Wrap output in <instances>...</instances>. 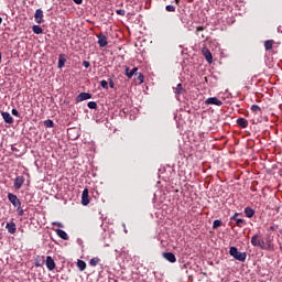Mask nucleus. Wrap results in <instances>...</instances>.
<instances>
[{
  "label": "nucleus",
  "instance_id": "f257e3e1",
  "mask_svg": "<svg viewBox=\"0 0 282 282\" xmlns=\"http://www.w3.org/2000/svg\"><path fill=\"white\" fill-rule=\"evenodd\" d=\"M251 245L253 248H260V250H270V242H265L263 236L259 234L251 237Z\"/></svg>",
  "mask_w": 282,
  "mask_h": 282
},
{
  "label": "nucleus",
  "instance_id": "f03ea898",
  "mask_svg": "<svg viewBox=\"0 0 282 282\" xmlns=\"http://www.w3.org/2000/svg\"><path fill=\"white\" fill-rule=\"evenodd\" d=\"M230 257H234L236 261H246L248 254L246 252H240L237 247H230L229 249Z\"/></svg>",
  "mask_w": 282,
  "mask_h": 282
},
{
  "label": "nucleus",
  "instance_id": "7ed1b4c3",
  "mask_svg": "<svg viewBox=\"0 0 282 282\" xmlns=\"http://www.w3.org/2000/svg\"><path fill=\"white\" fill-rule=\"evenodd\" d=\"M8 199L12 204V206H14V208L21 206V199H19V197L14 194L9 193L8 194Z\"/></svg>",
  "mask_w": 282,
  "mask_h": 282
},
{
  "label": "nucleus",
  "instance_id": "20e7f679",
  "mask_svg": "<svg viewBox=\"0 0 282 282\" xmlns=\"http://www.w3.org/2000/svg\"><path fill=\"white\" fill-rule=\"evenodd\" d=\"M206 105H216V107H221L224 105L223 100H219L217 97H209L205 100Z\"/></svg>",
  "mask_w": 282,
  "mask_h": 282
},
{
  "label": "nucleus",
  "instance_id": "39448f33",
  "mask_svg": "<svg viewBox=\"0 0 282 282\" xmlns=\"http://www.w3.org/2000/svg\"><path fill=\"white\" fill-rule=\"evenodd\" d=\"M23 184H25V177L23 176L15 177L13 183L15 191H21V186H23Z\"/></svg>",
  "mask_w": 282,
  "mask_h": 282
},
{
  "label": "nucleus",
  "instance_id": "423d86ee",
  "mask_svg": "<svg viewBox=\"0 0 282 282\" xmlns=\"http://www.w3.org/2000/svg\"><path fill=\"white\" fill-rule=\"evenodd\" d=\"M34 19H35V23H37L39 25H41V23H44V19H43V11L41 9H36L35 13H34Z\"/></svg>",
  "mask_w": 282,
  "mask_h": 282
},
{
  "label": "nucleus",
  "instance_id": "0eeeda50",
  "mask_svg": "<svg viewBox=\"0 0 282 282\" xmlns=\"http://www.w3.org/2000/svg\"><path fill=\"white\" fill-rule=\"evenodd\" d=\"M83 206H89V189L85 188L82 194Z\"/></svg>",
  "mask_w": 282,
  "mask_h": 282
},
{
  "label": "nucleus",
  "instance_id": "6e6552de",
  "mask_svg": "<svg viewBox=\"0 0 282 282\" xmlns=\"http://www.w3.org/2000/svg\"><path fill=\"white\" fill-rule=\"evenodd\" d=\"M239 213H236L232 217H231V219L234 220V221H236V226H238V228H243V226H246V220H243V219H241V218H237V217H239Z\"/></svg>",
  "mask_w": 282,
  "mask_h": 282
},
{
  "label": "nucleus",
  "instance_id": "1a4fd4ad",
  "mask_svg": "<svg viewBox=\"0 0 282 282\" xmlns=\"http://www.w3.org/2000/svg\"><path fill=\"white\" fill-rule=\"evenodd\" d=\"M1 116L7 124L14 123V118H12V115H10V112L2 111Z\"/></svg>",
  "mask_w": 282,
  "mask_h": 282
},
{
  "label": "nucleus",
  "instance_id": "9d476101",
  "mask_svg": "<svg viewBox=\"0 0 282 282\" xmlns=\"http://www.w3.org/2000/svg\"><path fill=\"white\" fill-rule=\"evenodd\" d=\"M202 54L203 56H205V59L207 61V63H209V65L213 63V53H210V50L204 47L202 50Z\"/></svg>",
  "mask_w": 282,
  "mask_h": 282
},
{
  "label": "nucleus",
  "instance_id": "9b49d317",
  "mask_svg": "<svg viewBox=\"0 0 282 282\" xmlns=\"http://www.w3.org/2000/svg\"><path fill=\"white\" fill-rule=\"evenodd\" d=\"M89 99H91V94H89V93H80L76 97V102H83V101L89 100Z\"/></svg>",
  "mask_w": 282,
  "mask_h": 282
},
{
  "label": "nucleus",
  "instance_id": "f8f14e48",
  "mask_svg": "<svg viewBox=\"0 0 282 282\" xmlns=\"http://www.w3.org/2000/svg\"><path fill=\"white\" fill-rule=\"evenodd\" d=\"M46 268L47 270H50V272H52V270L56 268V262H54V259L52 258V256L46 257Z\"/></svg>",
  "mask_w": 282,
  "mask_h": 282
},
{
  "label": "nucleus",
  "instance_id": "ddd939ff",
  "mask_svg": "<svg viewBox=\"0 0 282 282\" xmlns=\"http://www.w3.org/2000/svg\"><path fill=\"white\" fill-rule=\"evenodd\" d=\"M97 39H98V45H99V47H107V45H108L107 35H105V34H99V35L97 36Z\"/></svg>",
  "mask_w": 282,
  "mask_h": 282
},
{
  "label": "nucleus",
  "instance_id": "4468645a",
  "mask_svg": "<svg viewBox=\"0 0 282 282\" xmlns=\"http://www.w3.org/2000/svg\"><path fill=\"white\" fill-rule=\"evenodd\" d=\"M126 76L127 78H133V76H138V67H133L132 69L126 67Z\"/></svg>",
  "mask_w": 282,
  "mask_h": 282
},
{
  "label": "nucleus",
  "instance_id": "2eb2a0df",
  "mask_svg": "<svg viewBox=\"0 0 282 282\" xmlns=\"http://www.w3.org/2000/svg\"><path fill=\"white\" fill-rule=\"evenodd\" d=\"M56 235L57 237H59V239H64V241H69V236L67 235V232L63 229H56Z\"/></svg>",
  "mask_w": 282,
  "mask_h": 282
},
{
  "label": "nucleus",
  "instance_id": "dca6fc26",
  "mask_svg": "<svg viewBox=\"0 0 282 282\" xmlns=\"http://www.w3.org/2000/svg\"><path fill=\"white\" fill-rule=\"evenodd\" d=\"M163 257L169 261L170 263H175L177 261V258H175V254L173 252H164Z\"/></svg>",
  "mask_w": 282,
  "mask_h": 282
},
{
  "label": "nucleus",
  "instance_id": "f3484780",
  "mask_svg": "<svg viewBox=\"0 0 282 282\" xmlns=\"http://www.w3.org/2000/svg\"><path fill=\"white\" fill-rule=\"evenodd\" d=\"M6 228L10 235H14V232H17V224L14 223H7Z\"/></svg>",
  "mask_w": 282,
  "mask_h": 282
},
{
  "label": "nucleus",
  "instance_id": "a211bd4d",
  "mask_svg": "<svg viewBox=\"0 0 282 282\" xmlns=\"http://www.w3.org/2000/svg\"><path fill=\"white\" fill-rule=\"evenodd\" d=\"M237 124L241 127V129H248V121L245 118H238Z\"/></svg>",
  "mask_w": 282,
  "mask_h": 282
},
{
  "label": "nucleus",
  "instance_id": "6ab92c4d",
  "mask_svg": "<svg viewBox=\"0 0 282 282\" xmlns=\"http://www.w3.org/2000/svg\"><path fill=\"white\" fill-rule=\"evenodd\" d=\"M65 63H67V59L65 58V55L61 54L58 57V68L63 69V67H65Z\"/></svg>",
  "mask_w": 282,
  "mask_h": 282
},
{
  "label": "nucleus",
  "instance_id": "aec40b11",
  "mask_svg": "<svg viewBox=\"0 0 282 282\" xmlns=\"http://www.w3.org/2000/svg\"><path fill=\"white\" fill-rule=\"evenodd\" d=\"M245 215L249 219H252V217H254V209H252L251 207H246L245 208Z\"/></svg>",
  "mask_w": 282,
  "mask_h": 282
},
{
  "label": "nucleus",
  "instance_id": "412c9836",
  "mask_svg": "<svg viewBox=\"0 0 282 282\" xmlns=\"http://www.w3.org/2000/svg\"><path fill=\"white\" fill-rule=\"evenodd\" d=\"M274 46V41L273 40H267L264 42V48L268 51L272 50V47Z\"/></svg>",
  "mask_w": 282,
  "mask_h": 282
},
{
  "label": "nucleus",
  "instance_id": "4be33fe9",
  "mask_svg": "<svg viewBox=\"0 0 282 282\" xmlns=\"http://www.w3.org/2000/svg\"><path fill=\"white\" fill-rule=\"evenodd\" d=\"M77 267L79 268L80 272L85 271L87 268V263L83 260L77 261Z\"/></svg>",
  "mask_w": 282,
  "mask_h": 282
},
{
  "label": "nucleus",
  "instance_id": "5701e85b",
  "mask_svg": "<svg viewBox=\"0 0 282 282\" xmlns=\"http://www.w3.org/2000/svg\"><path fill=\"white\" fill-rule=\"evenodd\" d=\"M32 30H33L34 34H43V29L39 25H33Z\"/></svg>",
  "mask_w": 282,
  "mask_h": 282
},
{
  "label": "nucleus",
  "instance_id": "b1692460",
  "mask_svg": "<svg viewBox=\"0 0 282 282\" xmlns=\"http://www.w3.org/2000/svg\"><path fill=\"white\" fill-rule=\"evenodd\" d=\"M44 127H47L48 129L54 128V121L52 119H47L44 121Z\"/></svg>",
  "mask_w": 282,
  "mask_h": 282
},
{
  "label": "nucleus",
  "instance_id": "393cba45",
  "mask_svg": "<svg viewBox=\"0 0 282 282\" xmlns=\"http://www.w3.org/2000/svg\"><path fill=\"white\" fill-rule=\"evenodd\" d=\"M98 263H100V258H93V259L90 260V265H91L93 268H96V265H98Z\"/></svg>",
  "mask_w": 282,
  "mask_h": 282
},
{
  "label": "nucleus",
  "instance_id": "a878e982",
  "mask_svg": "<svg viewBox=\"0 0 282 282\" xmlns=\"http://www.w3.org/2000/svg\"><path fill=\"white\" fill-rule=\"evenodd\" d=\"M87 107L88 109H98V104L96 101H89Z\"/></svg>",
  "mask_w": 282,
  "mask_h": 282
},
{
  "label": "nucleus",
  "instance_id": "bb28decb",
  "mask_svg": "<svg viewBox=\"0 0 282 282\" xmlns=\"http://www.w3.org/2000/svg\"><path fill=\"white\" fill-rule=\"evenodd\" d=\"M183 89L182 84H177V86L174 88V94L180 95L182 94Z\"/></svg>",
  "mask_w": 282,
  "mask_h": 282
},
{
  "label": "nucleus",
  "instance_id": "cd10ccee",
  "mask_svg": "<svg viewBox=\"0 0 282 282\" xmlns=\"http://www.w3.org/2000/svg\"><path fill=\"white\" fill-rule=\"evenodd\" d=\"M100 85H101L102 89H109V83L107 80H105V79L101 80Z\"/></svg>",
  "mask_w": 282,
  "mask_h": 282
},
{
  "label": "nucleus",
  "instance_id": "c85d7f7f",
  "mask_svg": "<svg viewBox=\"0 0 282 282\" xmlns=\"http://www.w3.org/2000/svg\"><path fill=\"white\" fill-rule=\"evenodd\" d=\"M251 111H253L254 113L261 111V107L257 106V105H252L251 106Z\"/></svg>",
  "mask_w": 282,
  "mask_h": 282
},
{
  "label": "nucleus",
  "instance_id": "c756f323",
  "mask_svg": "<svg viewBox=\"0 0 282 282\" xmlns=\"http://www.w3.org/2000/svg\"><path fill=\"white\" fill-rule=\"evenodd\" d=\"M221 226V220H214L213 228L214 230Z\"/></svg>",
  "mask_w": 282,
  "mask_h": 282
},
{
  "label": "nucleus",
  "instance_id": "7c9ffc66",
  "mask_svg": "<svg viewBox=\"0 0 282 282\" xmlns=\"http://www.w3.org/2000/svg\"><path fill=\"white\" fill-rule=\"evenodd\" d=\"M116 13L119 14V17H124L127 14V11H124V9H118Z\"/></svg>",
  "mask_w": 282,
  "mask_h": 282
},
{
  "label": "nucleus",
  "instance_id": "2f4dec72",
  "mask_svg": "<svg viewBox=\"0 0 282 282\" xmlns=\"http://www.w3.org/2000/svg\"><path fill=\"white\" fill-rule=\"evenodd\" d=\"M11 113H12V116H15V118H20L21 117V115L19 113V110H17L14 108L11 110Z\"/></svg>",
  "mask_w": 282,
  "mask_h": 282
},
{
  "label": "nucleus",
  "instance_id": "473e14b6",
  "mask_svg": "<svg viewBox=\"0 0 282 282\" xmlns=\"http://www.w3.org/2000/svg\"><path fill=\"white\" fill-rule=\"evenodd\" d=\"M17 210H18L19 217H23L24 212H23V208H21V205L19 207H17Z\"/></svg>",
  "mask_w": 282,
  "mask_h": 282
},
{
  "label": "nucleus",
  "instance_id": "72a5a7b5",
  "mask_svg": "<svg viewBox=\"0 0 282 282\" xmlns=\"http://www.w3.org/2000/svg\"><path fill=\"white\" fill-rule=\"evenodd\" d=\"M165 10H166L167 12H175V7L169 4V6L165 7Z\"/></svg>",
  "mask_w": 282,
  "mask_h": 282
},
{
  "label": "nucleus",
  "instance_id": "f704fd0d",
  "mask_svg": "<svg viewBox=\"0 0 282 282\" xmlns=\"http://www.w3.org/2000/svg\"><path fill=\"white\" fill-rule=\"evenodd\" d=\"M137 80H138L137 82L138 85H142V73H139Z\"/></svg>",
  "mask_w": 282,
  "mask_h": 282
},
{
  "label": "nucleus",
  "instance_id": "c9c22d12",
  "mask_svg": "<svg viewBox=\"0 0 282 282\" xmlns=\"http://www.w3.org/2000/svg\"><path fill=\"white\" fill-rule=\"evenodd\" d=\"M90 63L89 62H87V61H84L83 62V66L86 68V69H89V67H90Z\"/></svg>",
  "mask_w": 282,
  "mask_h": 282
},
{
  "label": "nucleus",
  "instance_id": "e433bc0d",
  "mask_svg": "<svg viewBox=\"0 0 282 282\" xmlns=\"http://www.w3.org/2000/svg\"><path fill=\"white\" fill-rule=\"evenodd\" d=\"M53 226H57L58 228H63V224L62 223H53Z\"/></svg>",
  "mask_w": 282,
  "mask_h": 282
},
{
  "label": "nucleus",
  "instance_id": "4c0bfd02",
  "mask_svg": "<svg viewBox=\"0 0 282 282\" xmlns=\"http://www.w3.org/2000/svg\"><path fill=\"white\" fill-rule=\"evenodd\" d=\"M73 1H74V3H76L77 6L83 4V0H73Z\"/></svg>",
  "mask_w": 282,
  "mask_h": 282
},
{
  "label": "nucleus",
  "instance_id": "58836bf2",
  "mask_svg": "<svg viewBox=\"0 0 282 282\" xmlns=\"http://www.w3.org/2000/svg\"><path fill=\"white\" fill-rule=\"evenodd\" d=\"M109 87H110V89H113V87H115V84H113L112 79H110V82H109Z\"/></svg>",
  "mask_w": 282,
  "mask_h": 282
},
{
  "label": "nucleus",
  "instance_id": "ea45409f",
  "mask_svg": "<svg viewBox=\"0 0 282 282\" xmlns=\"http://www.w3.org/2000/svg\"><path fill=\"white\" fill-rule=\"evenodd\" d=\"M197 32H204V26H197Z\"/></svg>",
  "mask_w": 282,
  "mask_h": 282
},
{
  "label": "nucleus",
  "instance_id": "a19ab883",
  "mask_svg": "<svg viewBox=\"0 0 282 282\" xmlns=\"http://www.w3.org/2000/svg\"><path fill=\"white\" fill-rule=\"evenodd\" d=\"M122 227H123V231L127 234V225L126 224H122Z\"/></svg>",
  "mask_w": 282,
  "mask_h": 282
},
{
  "label": "nucleus",
  "instance_id": "79ce46f5",
  "mask_svg": "<svg viewBox=\"0 0 282 282\" xmlns=\"http://www.w3.org/2000/svg\"><path fill=\"white\" fill-rule=\"evenodd\" d=\"M3 23V18L0 17V25Z\"/></svg>",
  "mask_w": 282,
  "mask_h": 282
},
{
  "label": "nucleus",
  "instance_id": "37998d69",
  "mask_svg": "<svg viewBox=\"0 0 282 282\" xmlns=\"http://www.w3.org/2000/svg\"><path fill=\"white\" fill-rule=\"evenodd\" d=\"M11 150H12V151H19V149H17V148H14V147H12Z\"/></svg>",
  "mask_w": 282,
  "mask_h": 282
},
{
  "label": "nucleus",
  "instance_id": "c03bdc74",
  "mask_svg": "<svg viewBox=\"0 0 282 282\" xmlns=\"http://www.w3.org/2000/svg\"><path fill=\"white\" fill-rule=\"evenodd\" d=\"M176 6H180V0H175Z\"/></svg>",
  "mask_w": 282,
  "mask_h": 282
},
{
  "label": "nucleus",
  "instance_id": "a18cd8bd",
  "mask_svg": "<svg viewBox=\"0 0 282 282\" xmlns=\"http://www.w3.org/2000/svg\"><path fill=\"white\" fill-rule=\"evenodd\" d=\"M0 63H1V53H0Z\"/></svg>",
  "mask_w": 282,
  "mask_h": 282
}]
</instances>
